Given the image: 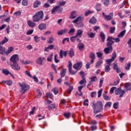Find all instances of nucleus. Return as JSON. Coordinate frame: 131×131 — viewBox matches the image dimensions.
Instances as JSON below:
<instances>
[{"label":"nucleus","instance_id":"6","mask_svg":"<svg viewBox=\"0 0 131 131\" xmlns=\"http://www.w3.org/2000/svg\"><path fill=\"white\" fill-rule=\"evenodd\" d=\"M116 57H117V55H116V52H114L112 54V58L106 60V62L107 63V65H109L110 66H111V63L115 61V59H116Z\"/></svg>","mask_w":131,"mask_h":131},{"label":"nucleus","instance_id":"62","mask_svg":"<svg viewBox=\"0 0 131 131\" xmlns=\"http://www.w3.org/2000/svg\"><path fill=\"white\" fill-rule=\"evenodd\" d=\"M119 104V103H118V102H115L114 103L113 107H114V109H117V108H118Z\"/></svg>","mask_w":131,"mask_h":131},{"label":"nucleus","instance_id":"17","mask_svg":"<svg viewBox=\"0 0 131 131\" xmlns=\"http://www.w3.org/2000/svg\"><path fill=\"white\" fill-rule=\"evenodd\" d=\"M27 24L28 26L30 27L31 28H33L35 27V26L36 25V24H35L34 21L31 20H28L27 21Z\"/></svg>","mask_w":131,"mask_h":131},{"label":"nucleus","instance_id":"48","mask_svg":"<svg viewBox=\"0 0 131 131\" xmlns=\"http://www.w3.org/2000/svg\"><path fill=\"white\" fill-rule=\"evenodd\" d=\"M77 27L79 28H82L83 27V23L82 21L79 22V23H77Z\"/></svg>","mask_w":131,"mask_h":131},{"label":"nucleus","instance_id":"15","mask_svg":"<svg viewBox=\"0 0 131 131\" xmlns=\"http://www.w3.org/2000/svg\"><path fill=\"white\" fill-rule=\"evenodd\" d=\"M63 56L67 57V51H63L62 50H60L59 52V59H63Z\"/></svg>","mask_w":131,"mask_h":131},{"label":"nucleus","instance_id":"8","mask_svg":"<svg viewBox=\"0 0 131 131\" xmlns=\"http://www.w3.org/2000/svg\"><path fill=\"white\" fill-rule=\"evenodd\" d=\"M115 95H120L119 98H122L123 97V95L125 94V91L124 90H122L121 88H118L115 91Z\"/></svg>","mask_w":131,"mask_h":131},{"label":"nucleus","instance_id":"45","mask_svg":"<svg viewBox=\"0 0 131 131\" xmlns=\"http://www.w3.org/2000/svg\"><path fill=\"white\" fill-rule=\"evenodd\" d=\"M103 99L104 100H105L106 101H109L111 99L110 97L106 95V94H103Z\"/></svg>","mask_w":131,"mask_h":131},{"label":"nucleus","instance_id":"38","mask_svg":"<svg viewBox=\"0 0 131 131\" xmlns=\"http://www.w3.org/2000/svg\"><path fill=\"white\" fill-rule=\"evenodd\" d=\"M69 52V55H70V57H72L73 56H74V51L73 49H71Z\"/></svg>","mask_w":131,"mask_h":131},{"label":"nucleus","instance_id":"61","mask_svg":"<svg viewBox=\"0 0 131 131\" xmlns=\"http://www.w3.org/2000/svg\"><path fill=\"white\" fill-rule=\"evenodd\" d=\"M23 6H27L28 5V1L27 0H23L22 1Z\"/></svg>","mask_w":131,"mask_h":131},{"label":"nucleus","instance_id":"7","mask_svg":"<svg viewBox=\"0 0 131 131\" xmlns=\"http://www.w3.org/2000/svg\"><path fill=\"white\" fill-rule=\"evenodd\" d=\"M10 61L11 64L13 63H17V62L19 61V56H18V54H14L11 56L10 58Z\"/></svg>","mask_w":131,"mask_h":131},{"label":"nucleus","instance_id":"58","mask_svg":"<svg viewBox=\"0 0 131 131\" xmlns=\"http://www.w3.org/2000/svg\"><path fill=\"white\" fill-rule=\"evenodd\" d=\"M83 78V79L79 82L80 84H83V83H86V80H85V78Z\"/></svg>","mask_w":131,"mask_h":131},{"label":"nucleus","instance_id":"4","mask_svg":"<svg viewBox=\"0 0 131 131\" xmlns=\"http://www.w3.org/2000/svg\"><path fill=\"white\" fill-rule=\"evenodd\" d=\"M19 86L21 88L20 91V93H21V94H25V92H27L30 88L28 84L25 83H19Z\"/></svg>","mask_w":131,"mask_h":131},{"label":"nucleus","instance_id":"51","mask_svg":"<svg viewBox=\"0 0 131 131\" xmlns=\"http://www.w3.org/2000/svg\"><path fill=\"white\" fill-rule=\"evenodd\" d=\"M36 107L35 106L33 107L32 108V111L30 112L29 115H33L34 114V112L35 111Z\"/></svg>","mask_w":131,"mask_h":131},{"label":"nucleus","instance_id":"42","mask_svg":"<svg viewBox=\"0 0 131 131\" xmlns=\"http://www.w3.org/2000/svg\"><path fill=\"white\" fill-rule=\"evenodd\" d=\"M51 91L53 92V93H54V95H57V94L59 93V90H58L57 88L52 89Z\"/></svg>","mask_w":131,"mask_h":131},{"label":"nucleus","instance_id":"57","mask_svg":"<svg viewBox=\"0 0 131 131\" xmlns=\"http://www.w3.org/2000/svg\"><path fill=\"white\" fill-rule=\"evenodd\" d=\"M111 105H112V102H107L104 105V107L106 108V107H111Z\"/></svg>","mask_w":131,"mask_h":131},{"label":"nucleus","instance_id":"64","mask_svg":"<svg viewBox=\"0 0 131 131\" xmlns=\"http://www.w3.org/2000/svg\"><path fill=\"white\" fill-rule=\"evenodd\" d=\"M79 50H82L84 48V45L83 43H79L78 46Z\"/></svg>","mask_w":131,"mask_h":131},{"label":"nucleus","instance_id":"29","mask_svg":"<svg viewBox=\"0 0 131 131\" xmlns=\"http://www.w3.org/2000/svg\"><path fill=\"white\" fill-rule=\"evenodd\" d=\"M96 10L97 12H100L102 10V8L101 7V4L97 3L96 5Z\"/></svg>","mask_w":131,"mask_h":131},{"label":"nucleus","instance_id":"14","mask_svg":"<svg viewBox=\"0 0 131 131\" xmlns=\"http://www.w3.org/2000/svg\"><path fill=\"white\" fill-rule=\"evenodd\" d=\"M89 57L91 59L90 61L91 63L94 64L95 59H96V54L94 52H91Z\"/></svg>","mask_w":131,"mask_h":131},{"label":"nucleus","instance_id":"27","mask_svg":"<svg viewBox=\"0 0 131 131\" xmlns=\"http://www.w3.org/2000/svg\"><path fill=\"white\" fill-rule=\"evenodd\" d=\"M89 23L91 24H96V23H97V19L95 17H92L89 20Z\"/></svg>","mask_w":131,"mask_h":131},{"label":"nucleus","instance_id":"9","mask_svg":"<svg viewBox=\"0 0 131 131\" xmlns=\"http://www.w3.org/2000/svg\"><path fill=\"white\" fill-rule=\"evenodd\" d=\"M106 41L107 47H112V45L114 43V41H113V37L112 36H108L107 38Z\"/></svg>","mask_w":131,"mask_h":131},{"label":"nucleus","instance_id":"3","mask_svg":"<svg viewBox=\"0 0 131 131\" xmlns=\"http://www.w3.org/2000/svg\"><path fill=\"white\" fill-rule=\"evenodd\" d=\"M63 12V8L60 7V6H55L51 10V14H55L57 13V14H61Z\"/></svg>","mask_w":131,"mask_h":131},{"label":"nucleus","instance_id":"59","mask_svg":"<svg viewBox=\"0 0 131 131\" xmlns=\"http://www.w3.org/2000/svg\"><path fill=\"white\" fill-rule=\"evenodd\" d=\"M63 116H64L66 118H69L70 117V113H65L63 114Z\"/></svg>","mask_w":131,"mask_h":131},{"label":"nucleus","instance_id":"43","mask_svg":"<svg viewBox=\"0 0 131 131\" xmlns=\"http://www.w3.org/2000/svg\"><path fill=\"white\" fill-rule=\"evenodd\" d=\"M74 32H75V29L72 28L69 31V34H70V35H73V34H74Z\"/></svg>","mask_w":131,"mask_h":131},{"label":"nucleus","instance_id":"55","mask_svg":"<svg viewBox=\"0 0 131 131\" xmlns=\"http://www.w3.org/2000/svg\"><path fill=\"white\" fill-rule=\"evenodd\" d=\"M95 117L97 118V119H102V118H103V115L99 114L97 115Z\"/></svg>","mask_w":131,"mask_h":131},{"label":"nucleus","instance_id":"23","mask_svg":"<svg viewBox=\"0 0 131 131\" xmlns=\"http://www.w3.org/2000/svg\"><path fill=\"white\" fill-rule=\"evenodd\" d=\"M68 32V30L67 29H64L63 30H61L59 31L57 33L58 35H62V34H65L66 32Z\"/></svg>","mask_w":131,"mask_h":131},{"label":"nucleus","instance_id":"63","mask_svg":"<svg viewBox=\"0 0 131 131\" xmlns=\"http://www.w3.org/2000/svg\"><path fill=\"white\" fill-rule=\"evenodd\" d=\"M113 69L114 70H116V69H118L119 68H118V65H117V63H113Z\"/></svg>","mask_w":131,"mask_h":131},{"label":"nucleus","instance_id":"16","mask_svg":"<svg viewBox=\"0 0 131 131\" xmlns=\"http://www.w3.org/2000/svg\"><path fill=\"white\" fill-rule=\"evenodd\" d=\"M38 28L39 30H45L47 28V24L46 23H42L39 25Z\"/></svg>","mask_w":131,"mask_h":131},{"label":"nucleus","instance_id":"54","mask_svg":"<svg viewBox=\"0 0 131 131\" xmlns=\"http://www.w3.org/2000/svg\"><path fill=\"white\" fill-rule=\"evenodd\" d=\"M25 74L29 77H30V78H32V76L30 74V72H29V71H26Z\"/></svg>","mask_w":131,"mask_h":131},{"label":"nucleus","instance_id":"40","mask_svg":"<svg viewBox=\"0 0 131 131\" xmlns=\"http://www.w3.org/2000/svg\"><path fill=\"white\" fill-rule=\"evenodd\" d=\"M91 79V81L92 82H95L98 80V78H97V76H93L91 78H90Z\"/></svg>","mask_w":131,"mask_h":131},{"label":"nucleus","instance_id":"26","mask_svg":"<svg viewBox=\"0 0 131 131\" xmlns=\"http://www.w3.org/2000/svg\"><path fill=\"white\" fill-rule=\"evenodd\" d=\"M67 72V69H62V71H61L60 76H61V78H62V77H64V76H65V75L66 74Z\"/></svg>","mask_w":131,"mask_h":131},{"label":"nucleus","instance_id":"41","mask_svg":"<svg viewBox=\"0 0 131 131\" xmlns=\"http://www.w3.org/2000/svg\"><path fill=\"white\" fill-rule=\"evenodd\" d=\"M46 96L47 98L51 99V100H53V94L50 92L46 93Z\"/></svg>","mask_w":131,"mask_h":131},{"label":"nucleus","instance_id":"10","mask_svg":"<svg viewBox=\"0 0 131 131\" xmlns=\"http://www.w3.org/2000/svg\"><path fill=\"white\" fill-rule=\"evenodd\" d=\"M102 16L104 17L105 20H106L107 21H110V20H112L113 18V13L111 12L108 15H106L105 14V13H102Z\"/></svg>","mask_w":131,"mask_h":131},{"label":"nucleus","instance_id":"47","mask_svg":"<svg viewBox=\"0 0 131 131\" xmlns=\"http://www.w3.org/2000/svg\"><path fill=\"white\" fill-rule=\"evenodd\" d=\"M34 40L36 42H38L40 40V37L38 36H35L34 37Z\"/></svg>","mask_w":131,"mask_h":131},{"label":"nucleus","instance_id":"37","mask_svg":"<svg viewBox=\"0 0 131 131\" xmlns=\"http://www.w3.org/2000/svg\"><path fill=\"white\" fill-rule=\"evenodd\" d=\"M55 40L54 37L51 36L47 40L48 43H53V41Z\"/></svg>","mask_w":131,"mask_h":131},{"label":"nucleus","instance_id":"30","mask_svg":"<svg viewBox=\"0 0 131 131\" xmlns=\"http://www.w3.org/2000/svg\"><path fill=\"white\" fill-rule=\"evenodd\" d=\"M12 51H14V48L12 47H10L8 48L7 51H6V54L9 55L10 53H12Z\"/></svg>","mask_w":131,"mask_h":131},{"label":"nucleus","instance_id":"60","mask_svg":"<svg viewBox=\"0 0 131 131\" xmlns=\"http://www.w3.org/2000/svg\"><path fill=\"white\" fill-rule=\"evenodd\" d=\"M21 11H19L17 12H15L14 13V15L16 17H18V16H20L21 15Z\"/></svg>","mask_w":131,"mask_h":131},{"label":"nucleus","instance_id":"53","mask_svg":"<svg viewBox=\"0 0 131 131\" xmlns=\"http://www.w3.org/2000/svg\"><path fill=\"white\" fill-rule=\"evenodd\" d=\"M105 72L108 73L110 71V66L107 64L105 67Z\"/></svg>","mask_w":131,"mask_h":131},{"label":"nucleus","instance_id":"34","mask_svg":"<svg viewBox=\"0 0 131 131\" xmlns=\"http://www.w3.org/2000/svg\"><path fill=\"white\" fill-rule=\"evenodd\" d=\"M130 66H131V64L130 62H127L125 64L124 67H125V69L126 70H129V69H130Z\"/></svg>","mask_w":131,"mask_h":131},{"label":"nucleus","instance_id":"22","mask_svg":"<svg viewBox=\"0 0 131 131\" xmlns=\"http://www.w3.org/2000/svg\"><path fill=\"white\" fill-rule=\"evenodd\" d=\"M100 37L101 38V41L102 42H105V39L106 38V35H105V33L103 32H101L99 34Z\"/></svg>","mask_w":131,"mask_h":131},{"label":"nucleus","instance_id":"19","mask_svg":"<svg viewBox=\"0 0 131 131\" xmlns=\"http://www.w3.org/2000/svg\"><path fill=\"white\" fill-rule=\"evenodd\" d=\"M77 17V12L75 11H72L71 13V15L70 16V19H75Z\"/></svg>","mask_w":131,"mask_h":131},{"label":"nucleus","instance_id":"5","mask_svg":"<svg viewBox=\"0 0 131 131\" xmlns=\"http://www.w3.org/2000/svg\"><path fill=\"white\" fill-rule=\"evenodd\" d=\"M116 57H117V55H116V52H114L112 54V58L106 60V62L107 63V65H109L110 66H111V63L115 61V59H116Z\"/></svg>","mask_w":131,"mask_h":131},{"label":"nucleus","instance_id":"44","mask_svg":"<svg viewBox=\"0 0 131 131\" xmlns=\"http://www.w3.org/2000/svg\"><path fill=\"white\" fill-rule=\"evenodd\" d=\"M5 51H6V49H5V48L0 46V54L3 55V54H4V53H5Z\"/></svg>","mask_w":131,"mask_h":131},{"label":"nucleus","instance_id":"33","mask_svg":"<svg viewBox=\"0 0 131 131\" xmlns=\"http://www.w3.org/2000/svg\"><path fill=\"white\" fill-rule=\"evenodd\" d=\"M126 32V30H125L121 31L118 35V37H121V38L123 37V36H124V34H125Z\"/></svg>","mask_w":131,"mask_h":131},{"label":"nucleus","instance_id":"18","mask_svg":"<svg viewBox=\"0 0 131 131\" xmlns=\"http://www.w3.org/2000/svg\"><path fill=\"white\" fill-rule=\"evenodd\" d=\"M82 33H83V31L81 29H79L77 31V33L76 34V37H81L82 36Z\"/></svg>","mask_w":131,"mask_h":131},{"label":"nucleus","instance_id":"28","mask_svg":"<svg viewBox=\"0 0 131 131\" xmlns=\"http://www.w3.org/2000/svg\"><path fill=\"white\" fill-rule=\"evenodd\" d=\"M102 64H103V60H99L96 62L95 67L96 68H100V67Z\"/></svg>","mask_w":131,"mask_h":131},{"label":"nucleus","instance_id":"31","mask_svg":"<svg viewBox=\"0 0 131 131\" xmlns=\"http://www.w3.org/2000/svg\"><path fill=\"white\" fill-rule=\"evenodd\" d=\"M20 62L23 65H26L27 64H30L31 62L29 60L24 61V59H20Z\"/></svg>","mask_w":131,"mask_h":131},{"label":"nucleus","instance_id":"39","mask_svg":"<svg viewBox=\"0 0 131 131\" xmlns=\"http://www.w3.org/2000/svg\"><path fill=\"white\" fill-rule=\"evenodd\" d=\"M48 108L49 110H53V109H56V104H52L49 106H48Z\"/></svg>","mask_w":131,"mask_h":131},{"label":"nucleus","instance_id":"56","mask_svg":"<svg viewBox=\"0 0 131 131\" xmlns=\"http://www.w3.org/2000/svg\"><path fill=\"white\" fill-rule=\"evenodd\" d=\"M91 98H96V96H97V92H93L91 93L90 95Z\"/></svg>","mask_w":131,"mask_h":131},{"label":"nucleus","instance_id":"13","mask_svg":"<svg viewBox=\"0 0 131 131\" xmlns=\"http://www.w3.org/2000/svg\"><path fill=\"white\" fill-rule=\"evenodd\" d=\"M82 67V62H79L74 64L73 68H74V69H76V70H80V69Z\"/></svg>","mask_w":131,"mask_h":131},{"label":"nucleus","instance_id":"49","mask_svg":"<svg viewBox=\"0 0 131 131\" xmlns=\"http://www.w3.org/2000/svg\"><path fill=\"white\" fill-rule=\"evenodd\" d=\"M83 89V86H80L78 87V91L80 93V94H79V96H82V92H81V90Z\"/></svg>","mask_w":131,"mask_h":131},{"label":"nucleus","instance_id":"35","mask_svg":"<svg viewBox=\"0 0 131 131\" xmlns=\"http://www.w3.org/2000/svg\"><path fill=\"white\" fill-rule=\"evenodd\" d=\"M1 83H6L7 85H12V83L13 82H12V80H7V81H2V82Z\"/></svg>","mask_w":131,"mask_h":131},{"label":"nucleus","instance_id":"20","mask_svg":"<svg viewBox=\"0 0 131 131\" xmlns=\"http://www.w3.org/2000/svg\"><path fill=\"white\" fill-rule=\"evenodd\" d=\"M43 60H46V58H45V57H39L36 60L37 64H38L39 65H42V61H43Z\"/></svg>","mask_w":131,"mask_h":131},{"label":"nucleus","instance_id":"32","mask_svg":"<svg viewBox=\"0 0 131 131\" xmlns=\"http://www.w3.org/2000/svg\"><path fill=\"white\" fill-rule=\"evenodd\" d=\"M41 4V3L38 1H36L33 4L34 8H37Z\"/></svg>","mask_w":131,"mask_h":131},{"label":"nucleus","instance_id":"50","mask_svg":"<svg viewBox=\"0 0 131 131\" xmlns=\"http://www.w3.org/2000/svg\"><path fill=\"white\" fill-rule=\"evenodd\" d=\"M114 32H115V27H110V33L112 34V33H114Z\"/></svg>","mask_w":131,"mask_h":131},{"label":"nucleus","instance_id":"1","mask_svg":"<svg viewBox=\"0 0 131 131\" xmlns=\"http://www.w3.org/2000/svg\"><path fill=\"white\" fill-rule=\"evenodd\" d=\"M92 107L94 109L93 112L95 114H98L103 111V103L101 101H98L96 103H93Z\"/></svg>","mask_w":131,"mask_h":131},{"label":"nucleus","instance_id":"12","mask_svg":"<svg viewBox=\"0 0 131 131\" xmlns=\"http://www.w3.org/2000/svg\"><path fill=\"white\" fill-rule=\"evenodd\" d=\"M11 68L13 69V70L18 71L21 69V68H20V66L17 62H13L12 63H11Z\"/></svg>","mask_w":131,"mask_h":131},{"label":"nucleus","instance_id":"46","mask_svg":"<svg viewBox=\"0 0 131 131\" xmlns=\"http://www.w3.org/2000/svg\"><path fill=\"white\" fill-rule=\"evenodd\" d=\"M72 90H73V86H70L69 89L67 90V94H70L72 92Z\"/></svg>","mask_w":131,"mask_h":131},{"label":"nucleus","instance_id":"2","mask_svg":"<svg viewBox=\"0 0 131 131\" xmlns=\"http://www.w3.org/2000/svg\"><path fill=\"white\" fill-rule=\"evenodd\" d=\"M43 18V12L39 11L35 13V15L33 16V22H39L40 20H42Z\"/></svg>","mask_w":131,"mask_h":131},{"label":"nucleus","instance_id":"11","mask_svg":"<svg viewBox=\"0 0 131 131\" xmlns=\"http://www.w3.org/2000/svg\"><path fill=\"white\" fill-rule=\"evenodd\" d=\"M113 51V48L111 46H107V47H106L104 49L103 52L105 54L107 55L108 54H110L111 53H112Z\"/></svg>","mask_w":131,"mask_h":131},{"label":"nucleus","instance_id":"21","mask_svg":"<svg viewBox=\"0 0 131 131\" xmlns=\"http://www.w3.org/2000/svg\"><path fill=\"white\" fill-rule=\"evenodd\" d=\"M83 21V17L79 16L73 21V23H78V22H82Z\"/></svg>","mask_w":131,"mask_h":131},{"label":"nucleus","instance_id":"24","mask_svg":"<svg viewBox=\"0 0 131 131\" xmlns=\"http://www.w3.org/2000/svg\"><path fill=\"white\" fill-rule=\"evenodd\" d=\"M87 34L89 36V37H90V38H93V37H95V36L96 34L94 33H92V29H90L89 32L87 33Z\"/></svg>","mask_w":131,"mask_h":131},{"label":"nucleus","instance_id":"52","mask_svg":"<svg viewBox=\"0 0 131 131\" xmlns=\"http://www.w3.org/2000/svg\"><path fill=\"white\" fill-rule=\"evenodd\" d=\"M69 71L71 72V69H72V62L71 61H69Z\"/></svg>","mask_w":131,"mask_h":131},{"label":"nucleus","instance_id":"36","mask_svg":"<svg viewBox=\"0 0 131 131\" xmlns=\"http://www.w3.org/2000/svg\"><path fill=\"white\" fill-rule=\"evenodd\" d=\"M96 55L97 58H99L100 59H102V57H103V52L99 51L96 53Z\"/></svg>","mask_w":131,"mask_h":131},{"label":"nucleus","instance_id":"25","mask_svg":"<svg viewBox=\"0 0 131 131\" xmlns=\"http://www.w3.org/2000/svg\"><path fill=\"white\" fill-rule=\"evenodd\" d=\"M57 4L59 7H63L66 5V1L63 0L59 1Z\"/></svg>","mask_w":131,"mask_h":131}]
</instances>
